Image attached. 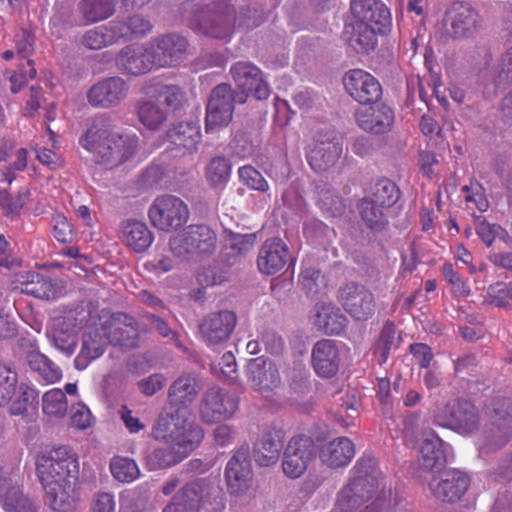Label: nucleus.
<instances>
[{
	"mask_svg": "<svg viewBox=\"0 0 512 512\" xmlns=\"http://www.w3.org/2000/svg\"><path fill=\"white\" fill-rule=\"evenodd\" d=\"M288 259V249L279 238L268 239L261 246L257 265L261 273L276 274L284 268Z\"/></svg>",
	"mask_w": 512,
	"mask_h": 512,
	"instance_id": "34",
	"label": "nucleus"
},
{
	"mask_svg": "<svg viewBox=\"0 0 512 512\" xmlns=\"http://www.w3.org/2000/svg\"><path fill=\"white\" fill-rule=\"evenodd\" d=\"M26 363L46 383L53 384L62 378L61 369L47 356L39 351H29L26 354Z\"/></svg>",
	"mask_w": 512,
	"mask_h": 512,
	"instance_id": "42",
	"label": "nucleus"
},
{
	"mask_svg": "<svg viewBox=\"0 0 512 512\" xmlns=\"http://www.w3.org/2000/svg\"><path fill=\"white\" fill-rule=\"evenodd\" d=\"M36 469L49 506L57 512L73 510L79 474L76 453L67 446L54 448L37 458Z\"/></svg>",
	"mask_w": 512,
	"mask_h": 512,
	"instance_id": "1",
	"label": "nucleus"
},
{
	"mask_svg": "<svg viewBox=\"0 0 512 512\" xmlns=\"http://www.w3.org/2000/svg\"><path fill=\"white\" fill-rule=\"evenodd\" d=\"M354 455L353 442L347 437H339L322 448L320 458L328 467L338 468L348 465Z\"/></svg>",
	"mask_w": 512,
	"mask_h": 512,
	"instance_id": "39",
	"label": "nucleus"
},
{
	"mask_svg": "<svg viewBox=\"0 0 512 512\" xmlns=\"http://www.w3.org/2000/svg\"><path fill=\"white\" fill-rule=\"evenodd\" d=\"M396 330L392 323H386L380 333L376 344L375 352L379 355L382 362H386L390 350L395 346Z\"/></svg>",
	"mask_w": 512,
	"mask_h": 512,
	"instance_id": "55",
	"label": "nucleus"
},
{
	"mask_svg": "<svg viewBox=\"0 0 512 512\" xmlns=\"http://www.w3.org/2000/svg\"><path fill=\"white\" fill-rule=\"evenodd\" d=\"M184 99V93L176 85H161L157 89V99L159 104H165L171 109L180 107Z\"/></svg>",
	"mask_w": 512,
	"mask_h": 512,
	"instance_id": "56",
	"label": "nucleus"
},
{
	"mask_svg": "<svg viewBox=\"0 0 512 512\" xmlns=\"http://www.w3.org/2000/svg\"><path fill=\"white\" fill-rule=\"evenodd\" d=\"M99 318L109 338V344L125 349L136 347L138 327L133 318L126 314H110L105 311H102Z\"/></svg>",
	"mask_w": 512,
	"mask_h": 512,
	"instance_id": "17",
	"label": "nucleus"
},
{
	"mask_svg": "<svg viewBox=\"0 0 512 512\" xmlns=\"http://www.w3.org/2000/svg\"><path fill=\"white\" fill-rule=\"evenodd\" d=\"M238 175L241 182L253 190L266 192L269 189L268 182L262 174L250 165L240 167Z\"/></svg>",
	"mask_w": 512,
	"mask_h": 512,
	"instance_id": "53",
	"label": "nucleus"
},
{
	"mask_svg": "<svg viewBox=\"0 0 512 512\" xmlns=\"http://www.w3.org/2000/svg\"><path fill=\"white\" fill-rule=\"evenodd\" d=\"M199 384L194 374H182L170 385L168 399L171 411L164 414L183 413L187 421L191 419L189 407L195 401L199 393Z\"/></svg>",
	"mask_w": 512,
	"mask_h": 512,
	"instance_id": "21",
	"label": "nucleus"
},
{
	"mask_svg": "<svg viewBox=\"0 0 512 512\" xmlns=\"http://www.w3.org/2000/svg\"><path fill=\"white\" fill-rule=\"evenodd\" d=\"M248 375L255 389L260 392L270 391L280 384L277 369L266 361L254 359L248 365Z\"/></svg>",
	"mask_w": 512,
	"mask_h": 512,
	"instance_id": "40",
	"label": "nucleus"
},
{
	"mask_svg": "<svg viewBox=\"0 0 512 512\" xmlns=\"http://www.w3.org/2000/svg\"><path fill=\"white\" fill-rule=\"evenodd\" d=\"M123 240L135 252H143L153 242V235L147 225L137 220L122 223Z\"/></svg>",
	"mask_w": 512,
	"mask_h": 512,
	"instance_id": "41",
	"label": "nucleus"
},
{
	"mask_svg": "<svg viewBox=\"0 0 512 512\" xmlns=\"http://www.w3.org/2000/svg\"><path fill=\"white\" fill-rule=\"evenodd\" d=\"M75 327L71 319L57 318L46 333L51 344L67 357H70L76 348Z\"/></svg>",
	"mask_w": 512,
	"mask_h": 512,
	"instance_id": "38",
	"label": "nucleus"
},
{
	"mask_svg": "<svg viewBox=\"0 0 512 512\" xmlns=\"http://www.w3.org/2000/svg\"><path fill=\"white\" fill-rule=\"evenodd\" d=\"M110 471L113 477L122 483H131L140 475L137 463L133 459L121 456H116L111 460Z\"/></svg>",
	"mask_w": 512,
	"mask_h": 512,
	"instance_id": "49",
	"label": "nucleus"
},
{
	"mask_svg": "<svg viewBox=\"0 0 512 512\" xmlns=\"http://www.w3.org/2000/svg\"><path fill=\"white\" fill-rule=\"evenodd\" d=\"M284 432L282 429L267 427L264 429L253 445V457L259 466L269 467L275 465L283 449Z\"/></svg>",
	"mask_w": 512,
	"mask_h": 512,
	"instance_id": "28",
	"label": "nucleus"
},
{
	"mask_svg": "<svg viewBox=\"0 0 512 512\" xmlns=\"http://www.w3.org/2000/svg\"><path fill=\"white\" fill-rule=\"evenodd\" d=\"M166 383L163 374L155 373L138 382V388L145 396H153L160 391Z\"/></svg>",
	"mask_w": 512,
	"mask_h": 512,
	"instance_id": "62",
	"label": "nucleus"
},
{
	"mask_svg": "<svg viewBox=\"0 0 512 512\" xmlns=\"http://www.w3.org/2000/svg\"><path fill=\"white\" fill-rule=\"evenodd\" d=\"M230 74L239 89V92H235L239 104L245 103L249 95L258 100L269 97L270 86L262 71L253 63L238 61L231 66Z\"/></svg>",
	"mask_w": 512,
	"mask_h": 512,
	"instance_id": "11",
	"label": "nucleus"
},
{
	"mask_svg": "<svg viewBox=\"0 0 512 512\" xmlns=\"http://www.w3.org/2000/svg\"><path fill=\"white\" fill-rule=\"evenodd\" d=\"M344 85L349 95L363 105L376 102L382 94V88L377 79L361 69L346 73Z\"/></svg>",
	"mask_w": 512,
	"mask_h": 512,
	"instance_id": "24",
	"label": "nucleus"
},
{
	"mask_svg": "<svg viewBox=\"0 0 512 512\" xmlns=\"http://www.w3.org/2000/svg\"><path fill=\"white\" fill-rule=\"evenodd\" d=\"M442 274L444 279L451 285L452 291L455 295L467 297L471 293L467 282L454 270L452 264L445 263L442 267Z\"/></svg>",
	"mask_w": 512,
	"mask_h": 512,
	"instance_id": "58",
	"label": "nucleus"
},
{
	"mask_svg": "<svg viewBox=\"0 0 512 512\" xmlns=\"http://www.w3.org/2000/svg\"><path fill=\"white\" fill-rule=\"evenodd\" d=\"M229 147L232 154L239 159L248 158L254 152L253 144L243 133L236 134Z\"/></svg>",
	"mask_w": 512,
	"mask_h": 512,
	"instance_id": "61",
	"label": "nucleus"
},
{
	"mask_svg": "<svg viewBox=\"0 0 512 512\" xmlns=\"http://www.w3.org/2000/svg\"><path fill=\"white\" fill-rule=\"evenodd\" d=\"M172 253L181 258L211 255L217 246L215 232L206 225H190L182 234L170 239Z\"/></svg>",
	"mask_w": 512,
	"mask_h": 512,
	"instance_id": "8",
	"label": "nucleus"
},
{
	"mask_svg": "<svg viewBox=\"0 0 512 512\" xmlns=\"http://www.w3.org/2000/svg\"><path fill=\"white\" fill-rule=\"evenodd\" d=\"M170 151L173 157L190 155L197 150L201 140V131L195 123H179L171 127L166 133Z\"/></svg>",
	"mask_w": 512,
	"mask_h": 512,
	"instance_id": "29",
	"label": "nucleus"
},
{
	"mask_svg": "<svg viewBox=\"0 0 512 512\" xmlns=\"http://www.w3.org/2000/svg\"><path fill=\"white\" fill-rule=\"evenodd\" d=\"M310 319L314 327L328 335L340 334L347 322L340 309L331 303H317L311 311Z\"/></svg>",
	"mask_w": 512,
	"mask_h": 512,
	"instance_id": "36",
	"label": "nucleus"
},
{
	"mask_svg": "<svg viewBox=\"0 0 512 512\" xmlns=\"http://www.w3.org/2000/svg\"><path fill=\"white\" fill-rule=\"evenodd\" d=\"M0 505L5 512H37L33 503L17 487L0 493Z\"/></svg>",
	"mask_w": 512,
	"mask_h": 512,
	"instance_id": "48",
	"label": "nucleus"
},
{
	"mask_svg": "<svg viewBox=\"0 0 512 512\" xmlns=\"http://www.w3.org/2000/svg\"><path fill=\"white\" fill-rule=\"evenodd\" d=\"M302 289L309 297H314L326 286V281L319 269L306 267L299 276Z\"/></svg>",
	"mask_w": 512,
	"mask_h": 512,
	"instance_id": "52",
	"label": "nucleus"
},
{
	"mask_svg": "<svg viewBox=\"0 0 512 512\" xmlns=\"http://www.w3.org/2000/svg\"><path fill=\"white\" fill-rule=\"evenodd\" d=\"M109 338L101 320L87 328L81 338V348L74 359V366L77 370H85L92 361L100 358L106 351Z\"/></svg>",
	"mask_w": 512,
	"mask_h": 512,
	"instance_id": "23",
	"label": "nucleus"
},
{
	"mask_svg": "<svg viewBox=\"0 0 512 512\" xmlns=\"http://www.w3.org/2000/svg\"><path fill=\"white\" fill-rule=\"evenodd\" d=\"M42 410L48 416L63 417L67 412L65 393L58 388L47 391L42 397Z\"/></svg>",
	"mask_w": 512,
	"mask_h": 512,
	"instance_id": "50",
	"label": "nucleus"
},
{
	"mask_svg": "<svg viewBox=\"0 0 512 512\" xmlns=\"http://www.w3.org/2000/svg\"><path fill=\"white\" fill-rule=\"evenodd\" d=\"M139 121L148 129L156 130L167 120V111L157 101L147 100L137 106Z\"/></svg>",
	"mask_w": 512,
	"mask_h": 512,
	"instance_id": "46",
	"label": "nucleus"
},
{
	"mask_svg": "<svg viewBox=\"0 0 512 512\" xmlns=\"http://www.w3.org/2000/svg\"><path fill=\"white\" fill-rule=\"evenodd\" d=\"M152 54L138 45H128L123 47L117 54L115 62L117 68L127 74L141 75L152 68L154 59Z\"/></svg>",
	"mask_w": 512,
	"mask_h": 512,
	"instance_id": "35",
	"label": "nucleus"
},
{
	"mask_svg": "<svg viewBox=\"0 0 512 512\" xmlns=\"http://www.w3.org/2000/svg\"><path fill=\"white\" fill-rule=\"evenodd\" d=\"M237 95L227 83H221L211 91L205 117L206 131H214L227 126L233 117L234 105L238 103Z\"/></svg>",
	"mask_w": 512,
	"mask_h": 512,
	"instance_id": "13",
	"label": "nucleus"
},
{
	"mask_svg": "<svg viewBox=\"0 0 512 512\" xmlns=\"http://www.w3.org/2000/svg\"><path fill=\"white\" fill-rule=\"evenodd\" d=\"M70 421L73 427L85 430L91 427L94 422V418L90 409L80 402L71 406Z\"/></svg>",
	"mask_w": 512,
	"mask_h": 512,
	"instance_id": "59",
	"label": "nucleus"
},
{
	"mask_svg": "<svg viewBox=\"0 0 512 512\" xmlns=\"http://www.w3.org/2000/svg\"><path fill=\"white\" fill-rule=\"evenodd\" d=\"M238 408V400L220 387H211L202 395L199 415L203 422L213 424L231 418Z\"/></svg>",
	"mask_w": 512,
	"mask_h": 512,
	"instance_id": "15",
	"label": "nucleus"
},
{
	"mask_svg": "<svg viewBox=\"0 0 512 512\" xmlns=\"http://www.w3.org/2000/svg\"><path fill=\"white\" fill-rule=\"evenodd\" d=\"M386 211L385 208L365 197L358 204L360 219L367 228L373 231H381L386 226Z\"/></svg>",
	"mask_w": 512,
	"mask_h": 512,
	"instance_id": "45",
	"label": "nucleus"
},
{
	"mask_svg": "<svg viewBox=\"0 0 512 512\" xmlns=\"http://www.w3.org/2000/svg\"><path fill=\"white\" fill-rule=\"evenodd\" d=\"M497 75L495 78V85L498 87L501 84L512 82V45L508 46L505 51L499 56L496 62Z\"/></svg>",
	"mask_w": 512,
	"mask_h": 512,
	"instance_id": "57",
	"label": "nucleus"
},
{
	"mask_svg": "<svg viewBox=\"0 0 512 512\" xmlns=\"http://www.w3.org/2000/svg\"><path fill=\"white\" fill-rule=\"evenodd\" d=\"M470 485L469 477L458 470L443 473L439 480L430 483L433 495L444 502H456L462 498Z\"/></svg>",
	"mask_w": 512,
	"mask_h": 512,
	"instance_id": "30",
	"label": "nucleus"
},
{
	"mask_svg": "<svg viewBox=\"0 0 512 512\" xmlns=\"http://www.w3.org/2000/svg\"><path fill=\"white\" fill-rule=\"evenodd\" d=\"M446 23L453 38H468L478 29L479 15L471 5L455 2L446 13Z\"/></svg>",
	"mask_w": 512,
	"mask_h": 512,
	"instance_id": "25",
	"label": "nucleus"
},
{
	"mask_svg": "<svg viewBox=\"0 0 512 512\" xmlns=\"http://www.w3.org/2000/svg\"><path fill=\"white\" fill-rule=\"evenodd\" d=\"M116 503L113 494L100 492L91 501L90 512H115Z\"/></svg>",
	"mask_w": 512,
	"mask_h": 512,
	"instance_id": "63",
	"label": "nucleus"
},
{
	"mask_svg": "<svg viewBox=\"0 0 512 512\" xmlns=\"http://www.w3.org/2000/svg\"><path fill=\"white\" fill-rule=\"evenodd\" d=\"M445 444L433 431H425L420 442V466L432 471L441 468L447 461Z\"/></svg>",
	"mask_w": 512,
	"mask_h": 512,
	"instance_id": "37",
	"label": "nucleus"
},
{
	"mask_svg": "<svg viewBox=\"0 0 512 512\" xmlns=\"http://www.w3.org/2000/svg\"><path fill=\"white\" fill-rule=\"evenodd\" d=\"M351 17L345 26L349 45L357 52L374 49L377 34L385 33L391 25V13L381 0H351Z\"/></svg>",
	"mask_w": 512,
	"mask_h": 512,
	"instance_id": "4",
	"label": "nucleus"
},
{
	"mask_svg": "<svg viewBox=\"0 0 512 512\" xmlns=\"http://www.w3.org/2000/svg\"><path fill=\"white\" fill-rule=\"evenodd\" d=\"M38 392L25 383L18 384L15 368L0 363V407L10 404V414L23 415L29 406L38 403Z\"/></svg>",
	"mask_w": 512,
	"mask_h": 512,
	"instance_id": "7",
	"label": "nucleus"
},
{
	"mask_svg": "<svg viewBox=\"0 0 512 512\" xmlns=\"http://www.w3.org/2000/svg\"><path fill=\"white\" fill-rule=\"evenodd\" d=\"M509 439L510 432L506 426L492 424L491 426H485L477 445L481 453L489 454L501 449Z\"/></svg>",
	"mask_w": 512,
	"mask_h": 512,
	"instance_id": "43",
	"label": "nucleus"
},
{
	"mask_svg": "<svg viewBox=\"0 0 512 512\" xmlns=\"http://www.w3.org/2000/svg\"><path fill=\"white\" fill-rule=\"evenodd\" d=\"M358 126L369 133L383 134L388 132L394 123L392 109L381 103L360 106L355 112Z\"/></svg>",
	"mask_w": 512,
	"mask_h": 512,
	"instance_id": "26",
	"label": "nucleus"
},
{
	"mask_svg": "<svg viewBox=\"0 0 512 512\" xmlns=\"http://www.w3.org/2000/svg\"><path fill=\"white\" fill-rule=\"evenodd\" d=\"M128 89L121 77H109L94 84L87 93V99L92 106L111 108L126 98Z\"/></svg>",
	"mask_w": 512,
	"mask_h": 512,
	"instance_id": "27",
	"label": "nucleus"
},
{
	"mask_svg": "<svg viewBox=\"0 0 512 512\" xmlns=\"http://www.w3.org/2000/svg\"><path fill=\"white\" fill-rule=\"evenodd\" d=\"M410 352L421 368H428L434 357L432 349L424 343L410 345Z\"/></svg>",
	"mask_w": 512,
	"mask_h": 512,
	"instance_id": "64",
	"label": "nucleus"
},
{
	"mask_svg": "<svg viewBox=\"0 0 512 512\" xmlns=\"http://www.w3.org/2000/svg\"><path fill=\"white\" fill-rule=\"evenodd\" d=\"M175 496L193 505L198 511L204 506H212L214 510L224 508L222 488L216 481L209 479L191 481L181 487Z\"/></svg>",
	"mask_w": 512,
	"mask_h": 512,
	"instance_id": "14",
	"label": "nucleus"
},
{
	"mask_svg": "<svg viewBox=\"0 0 512 512\" xmlns=\"http://www.w3.org/2000/svg\"><path fill=\"white\" fill-rule=\"evenodd\" d=\"M340 361V352L336 341L323 339L314 344L311 362L314 371L320 377L334 376L339 369Z\"/></svg>",
	"mask_w": 512,
	"mask_h": 512,
	"instance_id": "31",
	"label": "nucleus"
},
{
	"mask_svg": "<svg viewBox=\"0 0 512 512\" xmlns=\"http://www.w3.org/2000/svg\"><path fill=\"white\" fill-rule=\"evenodd\" d=\"M399 196L400 191L395 183L389 179H381L375 183L371 189L370 195L365 198L387 210L398 201Z\"/></svg>",
	"mask_w": 512,
	"mask_h": 512,
	"instance_id": "47",
	"label": "nucleus"
},
{
	"mask_svg": "<svg viewBox=\"0 0 512 512\" xmlns=\"http://www.w3.org/2000/svg\"><path fill=\"white\" fill-rule=\"evenodd\" d=\"M228 492L243 496L253 485V471L247 449L238 450L228 461L225 469Z\"/></svg>",
	"mask_w": 512,
	"mask_h": 512,
	"instance_id": "19",
	"label": "nucleus"
},
{
	"mask_svg": "<svg viewBox=\"0 0 512 512\" xmlns=\"http://www.w3.org/2000/svg\"><path fill=\"white\" fill-rule=\"evenodd\" d=\"M16 288L22 293L32 295L36 298L51 300L59 294V289L52 280L38 272H21L16 277Z\"/></svg>",
	"mask_w": 512,
	"mask_h": 512,
	"instance_id": "33",
	"label": "nucleus"
},
{
	"mask_svg": "<svg viewBox=\"0 0 512 512\" xmlns=\"http://www.w3.org/2000/svg\"><path fill=\"white\" fill-rule=\"evenodd\" d=\"M229 161L224 157L212 159L207 167V178L212 185H218L228 180L230 175Z\"/></svg>",
	"mask_w": 512,
	"mask_h": 512,
	"instance_id": "54",
	"label": "nucleus"
},
{
	"mask_svg": "<svg viewBox=\"0 0 512 512\" xmlns=\"http://www.w3.org/2000/svg\"><path fill=\"white\" fill-rule=\"evenodd\" d=\"M356 475L339 493L335 504L336 512H352L368 501L379 487L374 461L370 457L357 460Z\"/></svg>",
	"mask_w": 512,
	"mask_h": 512,
	"instance_id": "6",
	"label": "nucleus"
},
{
	"mask_svg": "<svg viewBox=\"0 0 512 512\" xmlns=\"http://www.w3.org/2000/svg\"><path fill=\"white\" fill-rule=\"evenodd\" d=\"M315 454V446L311 438L297 436L290 439L284 451L282 468L289 478L300 477L307 469Z\"/></svg>",
	"mask_w": 512,
	"mask_h": 512,
	"instance_id": "20",
	"label": "nucleus"
},
{
	"mask_svg": "<svg viewBox=\"0 0 512 512\" xmlns=\"http://www.w3.org/2000/svg\"><path fill=\"white\" fill-rule=\"evenodd\" d=\"M254 244L255 236L253 234L230 233L225 240L224 257L229 264H234L249 253Z\"/></svg>",
	"mask_w": 512,
	"mask_h": 512,
	"instance_id": "44",
	"label": "nucleus"
},
{
	"mask_svg": "<svg viewBox=\"0 0 512 512\" xmlns=\"http://www.w3.org/2000/svg\"><path fill=\"white\" fill-rule=\"evenodd\" d=\"M154 61L162 67L175 66L182 62L188 52L189 42L178 33L157 36L149 42Z\"/></svg>",
	"mask_w": 512,
	"mask_h": 512,
	"instance_id": "16",
	"label": "nucleus"
},
{
	"mask_svg": "<svg viewBox=\"0 0 512 512\" xmlns=\"http://www.w3.org/2000/svg\"><path fill=\"white\" fill-rule=\"evenodd\" d=\"M116 11L114 0H79L77 5L78 17L67 19L70 25L89 26L105 21Z\"/></svg>",
	"mask_w": 512,
	"mask_h": 512,
	"instance_id": "32",
	"label": "nucleus"
},
{
	"mask_svg": "<svg viewBox=\"0 0 512 512\" xmlns=\"http://www.w3.org/2000/svg\"><path fill=\"white\" fill-rule=\"evenodd\" d=\"M342 152V139L334 129L319 130L309 145L307 161L315 172H326L335 166Z\"/></svg>",
	"mask_w": 512,
	"mask_h": 512,
	"instance_id": "9",
	"label": "nucleus"
},
{
	"mask_svg": "<svg viewBox=\"0 0 512 512\" xmlns=\"http://www.w3.org/2000/svg\"><path fill=\"white\" fill-rule=\"evenodd\" d=\"M107 24L87 30L82 37V45L89 50H101L113 45Z\"/></svg>",
	"mask_w": 512,
	"mask_h": 512,
	"instance_id": "51",
	"label": "nucleus"
},
{
	"mask_svg": "<svg viewBox=\"0 0 512 512\" xmlns=\"http://www.w3.org/2000/svg\"><path fill=\"white\" fill-rule=\"evenodd\" d=\"M236 322V314L232 311L210 313L199 324L202 341L210 347L226 342L230 338Z\"/></svg>",
	"mask_w": 512,
	"mask_h": 512,
	"instance_id": "22",
	"label": "nucleus"
},
{
	"mask_svg": "<svg viewBox=\"0 0 512 512\" xmlns=\"http://www.w3.org/2000/svg\"><path fill=\"white\" fill-rule=\"evenodd\" d=\"M187 204L177 196H158L149 207L148 216L152 225L170 232L182 227L189 219Z\"/></svg>",
	"mask_w": 512,
	"mask_h": 512,
	"instance_id": "10",
	"label": "nucleus"
},
{
	"mask_svg": "<svg viewBox=\"0 0 512 512\" xmlns=\"http://www.w3.org/2000/svg\"><path fill=\"white\" fill-rule=\"evenodd\" d=\"M435 423L462 434H469L479 427L476 407L467 401H449L434 413Z\"/></svg>",
	"mask_w": 512,
	"mask_h": 512,
	"instance_id": "12",
	"label": "nucleus"
},
{
	"mask_svg": "<svg viewBox=\"0 0 512 512\" xmlns=\"http://www.w3.org/2000/svg\"><path fill=\"white\" fill-rule=\"evenodd\" d=\"M152 436L166 447L155 448L147 457L151 469L168 468L178 464L200 444L202 428L187 421L183 413L161 414L152 428Z\"/></svg>",
	"mask_w": 512,
	"mask_h": 512,
	"instance_id": "2",
	"label": "nucleus"
},
{
	"mask_svg": "<svg viewBox=\"0 0 512 512\" xmlns=\"http://www.w3.org/2000/svg\"><path fill=\"white\" fill-rule=\"evenodd\" d=\"M181 10L189 27L198 34L228 40L235 30L236 9L230 0H213L205 5L186 0Z\"/></svg>",
	"mask_w": 512,
	"mask_h": 512,
	"instance_id": "5",
	"label": "nucleus"
},
{
	"mask_svg": "<svg viewBox=\"0 0 512 512\" xmlns=\"http://www.w3.org/2000/svg\"><path fill=\"white\" fill-rule=\"evenodd\" d=\"M338 298L344 310L356 320H367L375 312L374 295L363 285L349 283L343 286Z\"/></svg>",
	"mask_w": 512,
	"mask_h": 512,
	"instance_id": "18",
	"label": "nucleus"
},
{
	"mask_svg": "<svg viewBox=\"0 0 512 512\" xmlns=\"http://www.w3.org/2000/svg\"><path fill=\"white\" fill-rule=\"evenodd\" d=\"M108 31L113 41V44L119 41H130L134 39L129 17L126 19H115L107 23Z\"/></svg>",
	"mask_w": 512,
	"mask_h": 512,
	"instance_id": "60",
	"label": "nucleus"
},
{
	"mask_svg": "<svg viewBox=\"0 0 512 512\" xmlns=\"http://www.w3.org/2000/svg\"><path fill=\"white\" fill-rule=\"evenodd\" d=\"M80 144L92 154L96 164L113 169L135 156L139 138L134 133L121 131L109 119H100L87 129Z\"/></svg>",
	"mask_w": 512,
	"mask_h": 512,
	"instance_id": "3",
	"label": "nucleus"
}]
</instances>
